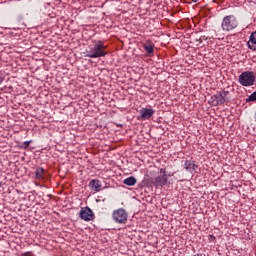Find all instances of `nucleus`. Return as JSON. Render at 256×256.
Listing matches in <instances>:
<instances>
[{
	"instance_id": "obj_20",
	"label": "nucleus",
	"mask_w": 256,
	"mask_h": 256,
	"mask_svg": "<svg viewBox=\"0 0 256 256\" xmlns=\"http://www.w3.org/2000/svg\"><path fill=\"white\" fill-rule=\"evenodd\" d=\"M192 256H205V254L197 253V254H194Z\"/></svg>"
},
{
	"instance_id": "obj_17",
	"label": "nucleus",
	"mask_w": 256,
	"mask_h": 256,
	"mask_svg": "<svg viewBox=\"0 0 256 256\" xmlns=\"http://www.w3.org/2000/svg\"><path fill=\"white\" fill-rule=\"evenodd\" d=\"M29 145H31L30 141L24 142V149H27V147H29Z\"/></svg>"
},
{
	"instance_id": "obj_10",
	"label": "nucleus",
	"mask_w": 256,
	"mask_h": 256,
	"mask_svg": "<svg viewBox=\"0 0 256 256\" xmlns=\"http://www.w3.org/2000/svg\"><path fill=\"white\" fill-rule=\"evenodd\" d=\"M247 45L251 51H256V31L251 33Z\"/></svg>"
},
{
	"instance_id": "obj_8",
	"label": "nucleus",
	"mask_w": 256,
	"mask_h": 256,
	"mask_svg": "<svg viewBox=\"0 0 256 256\" xmlns=\"http://www.w3.org/2000/svg\"><path fill=\"white\" fill-rule=\"evenodd\" d=\"M139 114L141 119H151V116L155 115V110H153V108H142Z\"/></svg>"
},
{
	"instance_id": "obj_5",
	"label": "nucleus",
	"mask_w": 256,
	"mask_h": 256,
	"mask_svg": "<svg viewBox=\"0 0 256 256\" xmlns=\"http://www.w3.org/2000/svg\"><path fill=\"white\" fill-rule=\"evenodd\" d=\"M129 218V214L123 208L114 210L112 213V219L115 223H119L120 225H125L127 223V219Z\"/></svg>"
},
{
	"instance_id": "obj_12",
	"label": "nucleus",
	"mask_w": 256,
	"mask_h": 256,
	"mask_svg": "<svg viewBox=\"0 0 256 256\" xmlns=\"http://www.w3.org/2000/svg\"><path fill=\"white\" fill-rule=\"evenodd\" d=\"M184 167L187 171H195L197 169V164L191 160H187L184 164Z\"/></svg>"
},
{
	"instance_id": "obj_7",
	"label": "nucleus",
	"mask_w": 256,
	"mask_h": 256,
	"mask_svg": "<svg viewBox=\"0 0 256 256\" xmlns=\"http://www.w3.org/2000/svg\"><path fill=\"white\" fill-rule=\"evenodd\" d=\"M142 47L147 53L148 57H153L155 53V43H153V41L150 39L146 40L144 43H142Z\"/></svg>"
},
{
	"instance_id": "obj_21",
	"label": "nucleus",
	"mask_w": 256,
	"mask_h": 256,
	"mask_svg": "<svg viewBox=\"0 0 256 256\" xmlns=\"http://www.w3.org/2000/svg\"><path fill=\"white\" fill-rule=\"evenodd\" d=\"M197 1H199V0H192L193 3H197Z\"/></svg>"
},
{
	"instance_id": "obj_9",
	"label": "nucleus",
	"mask_w": 256,
	"mask_h": 256,
	"mask_svg": "<svg viewBox=\"0 0 256 256\" xmlns=\"http://www.w3.org/2000/svg\"><path fill=\"white\" fill-rule=\"evenodd\" d=\"M88 187L91 191L99 193V191H101V181L93 179L89 182Z\"/></svg>"
},
{
	"instance_id": "obj_16",
	"label": "nucleus",
	"mask_w": 256,
	"mask_h": 256,
	"mask_svg": "<svg viewBox=\"0 0 256 256\" xmlns=\"http://www.w3.org/2000/svg\"><path fill=\"white\" fill-rule=\"evenodd\" d=\"M167 170L165 169V168H161L160 169V174L162 175V176H167Z\"/></svg>"
},
{
	"instance_id": "obj_3",
	"label": "nucleus",
	"mask_w": 256,
	"mask_h": 256,
	"mask_svg": "<svg viewBox=\"0 0 256 256\" xmlns=\"http://www.w3.org/2000/svg\"><path fill=\"white\" fill-rule=\"evenodd\" d=\"M239 22L234 15H228L224 17L221 27L223 31H233V29H237Z\"/></svg>"
},
{
	"instance_id": "obj_4",
	"label": "nucleus",
	"mask_w": 256,
	"mask_h": 256,
	"mask_svg": "<svg viewBox=\"0 0 256 256\" xmlns=\"http://www.w3.org/2000/svg\"><path fill=\"white\" fill-rule=\"evenodd\" d=\"M229 95V91H221L216 93L211 97V104L214 107H217V105H224V103H227L229 101V98L227 97Z\"/></svg>"
},
{
	"instance_id": "obj_13",
	"label": "nucleus",
	"mask_w": 256,
	"mask_h": 256,
	"mask_svg": "<svg viewBox=\"0 0 256 256\" xmlns=\"http://www.w3.org/2000/svg\"><path fill=\"white\" fill-rule=\"evenodd\" d=\"M123 184L127 185L128 187H133V185L137 184V179L133 176H130L123 180Z\"/></svg>"
},
{
	"instance_id": "obj_19",
	"label": "nucleus",
	"mask_w": 256,
	"mask_h": 256,
	"mask_svg": "<svg viewBox=\"0 0 256 256\" xmlns=\"http://www.w3.org/2000/svg\"><path fill=\"white\" fill-rule=\"evenodd\" d=\"M209 240H210V241H215V236L210 235V236H209Z\"/></svg>"
},
{
	"instance_id": "obj_11",
	"label": "nucleus",
	"mask_w": 256,
	"mask_h": 256,
	"mask_svg": "<svg viewBox=\"0 0 256 256\" xmlns=\"http://www.w3.org/2000/svg\"><path fill=\"white\" fill-rule=\"evenodd\" d=\"M167 176H157L155 178L156 185H160V187H164V185H167Z\"/></svg>"
},
{
	"instance_id": "obj_1",
	"label": "nucleus",
	"mask_w": 256,
	"mask_h": 256,
	"mask_svg": "<svg viewBox=\"0 0 256 256\" xmlns=\"http://www.w3.org/2000/svg\"><path fill=\"white\" fill-rule=\"evenodd\" d=\"M105 49H107V46H105V42L96 41L94 47H92L90 51H88V54L86 55V57H89L90 59L105 57V55H107V52H105Z\"/></svg>"
},
{
	"instance_id": "obj_18",
	"label": "nucleus",
	"mask_w": 256,
	"mask_h": 256,
	"mask_svg": "<svg viewBox=\"0 0 256 256\" xmlns=\"http://www.w3.org/2000/svg\"><path fill=\"white\" fill-rule=\"evenodd\" d=\"M22 256H34L33 252H25Z\"/></svg>"
},
{
	"instance_id": "obj_6",
	"label": "nucleus",
	"mask_w": 256,
	"mask_h": 256,
	"mask_svg": "<svg viewBox=\"0 0 256 256\" xmlns=\"http://www.w3.org/2000/svg\"><path fill=\"white\" fill-rule=\"evenodd\" d=\"M79 217L83 221H93L95 215L93 214V210H91V208L84 207V208L81 209Z\"/></svg>"
},
{
	"instance_id": "obj_22",
	"label": "nucleus",
	"mask_w": 256,
	"mask_h": 256,
	"mask_svg": "<svg viewBox=\"0 0 256 256\" xmlns=\"http://www.w3.org/2000/svg\"><path fill=\"white\" fill-rule=\"evenodd\" d=\"M256 1V0H255Z\"/></svg>"
},
{
	"instance_id": "obj_14",
	"label": "nucleus",
	"mask_w": 256,
	"mask_h": 256,
	"mask_svg": "<svg viewBox=\"0 0 256 256\" xmlns=\"http://www.w3.org/2000/svg\"><path fill=\"white\" fill-rule=\"evenodd\" d=\"M36 179H45V169L38 167L35 171Z\"/></svg>"
},
{
	"instance_id": "obj_2",
	"label": "nucleus",
	"mask_w": 256,
	"mask_h": 256,
	"mask_svg": "<svg viewBox=\"0 0 256 256\" xmlns=\"http://www.w3.org/2000/svg\"><path fill=\"white\" fill-rule=\"evenodd\" d=\"M239 83L243 87H251L255 84V72L246 71L242 72L239 76Z\"/></svg>"
},
{
	"instance_id": "obj_15",
	"label": "nucleus",
	"mask_w": 256,
	"mask_h": 256,
	"mask_svg": "<svg viewBox=\"0 0 256 256\" xmlns=\"http://www.w3.org/2000/svg\"><path fill=\"white\" fill-rule=\"evenodd\" d=\"M248 101H256V91L248 97Z\"/></svg>"
}]
</instances>
